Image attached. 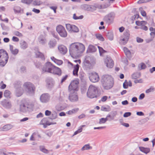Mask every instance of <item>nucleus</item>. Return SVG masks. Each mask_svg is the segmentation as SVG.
I'll list each match as a JSON object with an SVG mask.
<instances>
[{
    "mask_svg": "<svg viewBox=\"0 0 155 155\" xmlns=\"http://www.w3.org/2000/svg\"><path fill=\"white\" fill-rule=\"evenodd\" d=\"M101 82L103 87L105 89H109L113 86V79L110 76L107 75L103 76Z\"/></svg>",
    "mask_w": 155,
    "mask_h": 155,
    "instance_id": "1",
    "label": "nucleus"
},
{
    "mask_svg": "<svg viewBox=\"0 0 155 155\" xmlns=\"http://www.w3.org/2000/svg\"><path fill=\"white\" fill-rule=\"evenodd\" d=\"M84 63L83 67L87 70H90L95 64V60L93 58L87 56L85 58Z\"/></svg>",
    "mask_w": 155,
    "mask_h": 155,
    "instance_id": "2",
    "label": "nucleus"
},
{
    "mask_svg": "<svg viewBox=\"0 0 155 155\" xmlns=\"http://www.w3.org/2000/svg\"><path fill=\"white\" fill-rule=\"evenodd\" d=\"M97 87L95 86L91 85L88 87L87 94L88 97L93 98L97 97Z\"/></svg>",
    "mask_w": 155,
    "mask_h": 155,
    "instance_id": "3",
    "label": "nucleus"
},
{
    "mask_svg": "<svg viewBox=\"0 0 155 155\" xmlns=\"http://www.w3.org/2000/svg\"><path fill=\"white\" fill-rule=\"evenodd\" d=\"M8 58L7 53L5 51L0 50V66H4L7 63Z\"/></svg>",
    "mask_w": 155,
    "mask_h": 155,
    "instance_id": "4",
    "label": "nucleus"
},
{
    "mask_svg": "<svg viewBox=\"0 0 155 155\" xmlns=\"http://www.w3.org/2000/svg\"><path fill=\"white\" fill-rule=\"evenodd\" d=\"M77 42L71 44L69 47V52L72 56H79L78 49L77 46Z\"/></svg>",
    "mask_w": 155,
    "mask_h": 155,
    "instance_id": "5",
    "label": "nucleus"
},
{
    "mask_svg": "<svg viewBox=\"0 0 155 155\" xmlns=\"http://www.w3.org/2000/svg\"><path fill=\"white\" fill-rule=\"evenodd\" d=\"M56 30L60 36L63 38H66L67 36V33L64 28L61 25H58Z\"/></svg>",
    "mask_w": 155,
    "mask_h": 155,
    "instance_id": "6",
    "label": "nucleus"
},
{
    "mask_svg": "<svg viewBox=\"0 0 155 155\" xmlns=\"http://www.w3.org/2000/svg\"><path fill=\"white\" fill-rule=\"evenodd\" d=\"M115 14L113 12H111L105 16L104 21L108 24L112 23L114 21Z\"/></svg>",
    "mask_w": 155,
    "mask_h": 155,
    "instance_id": "7",
    "label": "nucleus"
},
{
    "mask_svg": "<svg viewBox=\"0 0 155 155\" xmlns=\"http://www.w3.org/2000/svg\"><path fill=\"white\" fill-rule=\"evenodd\" d=\"M130 34L129 30L127 29L126 30L122 36L120 41V44L123 45L126 44L129 38Z\"/></svg>",
    "mask_w": 155,
    "mask_h": 155,
    "instance_id": "8",
    "label": "nucleus"
},
{
    "mask_svg": "<svg viewBox=\"0 0 155 155\" xmlns=\"http://www.w3.org/2000/svg\"><path fill=\"white\" fill-rule=\"evenodd\" d=\"M23 86L25 90L29 93H33L35 91V87L34 86L31 82H25L23 84Z\"/></svg>",
    "mask_w": 155,
    "mask_h": 155,
    "instance_id": "9",
    "label": "nucleus"
},
{
    "mask_svg": "<svg viewBox=\"0 0 155 155\" xmlns=\"http://www.w3.org/2000/svg\"><path fill=\"white\" fill-rule=\"evenodd\" d=\"M79 81L78 80H74L71 83L68 87L69 91H76L77 90Z\"/></svg>",
    "mask_w": 155,
    "mask_h": 155,
    "instance_id": "10",
    "label": "nucleus"
},
{
    "mask_svg": "<svg viewBox=\"0 0 155 155\" xmlns=\"http://www.w3.org/2000/svg\"><path fill=\"white\" fill-rule=\"evenodd\" d=\"M69 99L72 102L77 101L78 100V97L77 92L76 91H69Z\"/></svg>",
    "mask_w": 155,
    "mask_h": 155,
    "instance_id": "11",
    "label": "nucleus"
},
{
    "mask_svg": "<svg viewBox=\"0 0 155 155\" xmlns=\"http://www.w3.org/2000/svg\"><path fill=\"white\" fill-rule=\"evenodd\" d=\"M89 78L91 81L96 82L99 80V77L97 73L96 72H92L89 73Z\"/></svg>",
    "mask_w": 155,
    "mask_h": 155,
    "instance_id": "12",
    "label": "nucleus"
},
{
    "mask_svg": "<svg viewBox=\"0 0 155 155\" xmlns=\"http://www.w3.org/2000/svg\"><path fill=\"white\" fill-rule=\"evenodd\" d=\"M104 63L107 68H111L114 66L113 61L110 57H106L104 60Z\"/></svg>",
    "mask_w": 155,
    "mask_h": 155,
    "instance_id": "13",
    "label": "nucleus"
},
{
    "mask_svg": "<svg viewBox=\"0 0 155 155\" xmlns=\"http://www.w3.org/2000/svg\"><path fill=\"white\" fill-rule=\"evenodd\" d=\"M54 65L50 62H47L43 68L42 70L43 71L51 73Z\"/></svg>",
    "mask_w": 155,
    "mask_h": 155,
    "instance_id": "14",
    "label": "nucleus"
},
{
    "mask_svg": "<svg viewBox=\"0 0 155 155\" xmlns=\"http://www.w3.org/2000/svg\"><path fill=\"white\" fill-rule=\"evenodd\" d=\"M29 109V105L26 103H22L20 105L19 110L21 112H26Z\"/></svg>",
    "mask_w": 155,
    "mask_h": 155,
    "instance_id": "15",
    "label": "nucleus"
},
{
    "mask_svg": "<svg viewBox=\"0 0 155 155\" xmlns=\"http://www.w3.org/2000/svg\"><path fill=\"white\" fill-rule=\"evenodd\" d=\"M50 99V96L48 93L42 94L40 97V99L41 102L46 103L48 102Z\"/></svg>",
    "mask_w": 155,
    "mask_h": 155,
    "instance_id": "16",
    "label": "nucleus"
},
{
    "mask_svg": "<svg viewBox=\"0 0 155 155\" xmlns=\"http://www.w3.org/2000/svg\"><path fill=\"white\" fill-rule=\"evenodd\" d=\"M1 104L6 109H10L12 106L11 102L6 99H4L1 101Z\"/></svg>",
    "mask_w": 155,
    "mask_h": 155,
    "instance_id": "17",
    "label": "nucleus"
},
{
    "mask_svg": "<svg viewBox=\"0 0 155 155\" xmlns=\"http://www.w3.org/2000/svg\"><path fill=\"white\" fill-rule=\"evenodd\" d=\"M77 44L79 56L84 51L85 48L84 45L81 43L77 42Z\"/></svg>",
    "mask_w": 155,
    "mask_h": 155,
    "instance_id": "18",
    "label": "nucleus"
},
{
    "mask_svg": "<svg viewBox=\"0 0 155 155\" xmlns=\"http://www.w3.org/2000/svg\"><path fill=\"white\" fill-rule=\"evenodd\" d=\"M51 73L57 74L58 75H61V72L60 68L54 65L53 68L52 69L51 71Z\"/></svg>",
    "mask_w": 155,
    "mask_h": 155,
    "instance_id": "19",
    "label": "nucleus"
},
{
    "mask_svg": "<svg viewBox=\"0 0 155 155\" xmlns=\"http://www.w3.org/2000/svg\"><path fill=\"white\" fill-rule=\"evenodd\" d=\"M13 10L15 14L23 13L24 12L23 9L18 5H15L14 7Z\"/></svg>",
    "mask_w": 155,
    "mask_h": 155,
    "instance_id": "20",
    "label": "nucleus"
},
{
    "mask_svg": "<svg viewBox=\"0 0 155 155\" xmlns=\"http://www.w3.org/2000/svg\"><path fill=\"white\" fill-rule=\"evenodd\" d=\"M58 48L60 52L63 54H65L67 51L66 47L63 45H61L59 46Z\"/></svg>",
    "mask_w": 155,
    "mask_h": 155,
    "instance_id": "21",
    "label": "nucleus"
},
{
    "mask_svg": "<svg viewBox=\"0 0 155 155\" xmlns=\"http://www.w3.org/2000/svg\"><path fill=\"white\" fill-rule=\"evenodd\" d=\"M20 47L23 49H25L28 46V43L22 40L20 42Z\"/></svg>",
    "mask_w": 155,
    "mask_h": 155,
    "instance_id": "22",
    "label": "nucleus"
},
{
    "mask_svg": "<svg viewBox=\"0 0 155 155\" xmlns=\"http://www.w3.org/2000/svg\"><path fill=\"white\" fill-rule=\"evenodd\" d=\"M79 68V65L78 64L74 65L73 68V75L75 76H78V72Z\"/></svg>",
    "mask_w": 155,
    "mask_h": 155,
    "instance_id": "23",
    "label": "nucleus"
},
{
    "mask_svg": "<svg viewBox=\"0 0 155 155\" xmlns=\"http://www.w3.org/2000/svg\"><path fill=\"white\" fill-rule=\"evenodd\" d=\"M38 41L40 43L44 45L46 43L47 41L45 36L42 35H41L38 38Z\"/></svg>",
    "mask_w": 155,
    "mask_h": 155,
    "instance_id": "24",
    "label": "nucleus"
},
{
    "mask_svg": "<svg viewBox=\"0 0 155 155\" xmlns=\"http://www.w3.org/2000/svg\"><path fill=\"white\" fill-rule=\"evenodd\" d=\"M56 45V41L55 39L51 40L49 41L48 43V45L50 48H54Z\"/></svg>",
    "mask_w": 155,
    "mask_h": 155,
    "instance_id": "25",
    "label": "nucleus"
},
{
    "mask_svg": "<svg viewBox=\"0 0 155 155\" xmlns=\"http://www.w3.org/2000/svg\"><path fill=\"white\" fill-rule=\"evenodd\" d=\"M13 126L11 124H7L5 125L2 128H0V131H5L12 129Z\"/></svg>",
    "mask_w": 155,
    "mask_h": 155,
    "instance_id": "26",
    "label": "nucleus"
},
{
    "mask_svg": "<svg viewBox=\"0 0 155 155\" xmlns=\"http://www.w3.org/2000/svg\"><path fill=\"white\" fill-rule=\"evenodd\" d=\"M23 92V90L21 87H20L17 88L16 90V96L18 97H20L22 94Z\"/></svg>",
    "mask_w": 155,
    "mask_h": 155,
    "instance_id": "27",
    "label": "nucleus"
},
{
    "mask_svg": "<svg viewBox=\"0 0 155 155\" xmlns=\"http://www.w3.org/2000/svg\"><path fill=\"white\" fill-rule=\"evenodd\" d=\"M81 7V9L85 10L90 11L91 9V5L87 4L82 5Z\"/></svg>",
    "mask_w": 155,
    "mask_h": 155,
    "instance_id": "28",
    "label": "nucleus"
},
{
    "mask_svg": "<svg viewBox=\"0 0 155 155\" xmlns=\"http://www.w3.org/2000/svg\"><path fill=\"white\" fill-rule=\"evenodd\" d=\"M51 59L53 61L58 65H61L63 63V62L62 60L56 59L54 57H51Z\"/></svg>",
    "mask_w": 155,
    "mask_h": 155,
    "instance_id": "29",
    "label": "nucleus"
},
{
    "mask_svg": "<svg viewBox=\"0 0 155 155\" xmlns=\"http://www.w3.org/2000/svg\"><path fill=\"white\" fill-rule=\"evenodd\" d=\"M10 49L12 53L14 55L17 54L18 52V50L17 49H14L12 45H10Z\"/></svg>",
    "mask_w": 155,
    "mask_h": 155,
    "instance_id": "30",
    "label": "nucleus"
},
{
    "mask_svg": "<svg viewBox=\"0 0 155 155\" xmlns=\"http://www.w3.org/2000/svg\"><path fill=\"white\" fill-rule=\"evenodd\" d=\"M58 117V115L57 113L54 111H53L50 116V119L52 120H54L57 119Z\"/></svg>",
    "mask_w": 155,
    "mask_h": 155,
    "instance_id": "31",
    "label": "nucleus"
},
{
    "mask_svg": "<svg viewBox=\"0 0 155 155\" xmlns=\"http://www.w3.org/2000/svg\"><path fill=\"white\" fill-rule=\"evenodd\" d=\"M96 50V48L94 46L90 45L87 49V51L88 52H95Z\"/></svg>",
    "mask_w": 155,
    "mask_h": 155,
    "instance_id": "32",
    "label": "nucleus"
},
{
    "mask_svg": "<svg viewBox=\"0 0 155 155\" xmlns=\"http://www.w3.org/2000/svg\"><path fill=\"white\" fill-rule=\"evenodd\" d=\"M139 148L140 151L146 154L147 153L150 151V149L148 148H145L140 147H139Z\"/></svg>",
    "mask_w": 155,
    "mask_h": 155,
    "instance_id": "33",
    "label": "nucleus"
},
{
    "mask_svg": "<svg viewBox=\"0 0 155 155\" xmlns=\"http://www.w3.org/2000/svg\"><path fill=\"white\" fill-rule=\"evenodd\" d=\"M40 150L43 153L45 154H48L49 153V150L45 148L43 146H40L39 147Z\"/></svg>",
    "mask_w": 155,
    "mask_h": 155,
    "instance_id": "34",
    "label": "nucleus"
},
{
    "mask_svg": "<svg viewBox=\"0 0 155 155\" xmlns=\"http://www.w3.org/2000/svg\"><path fill=\"white\" fill-rule=\"evenodd\" d=\"M123 50L126 56L127 57H130L131 56V52L130 50L126 47H124Z\"/></svg>",
    "mask_w": 155,
    "mask_h": 155,
    "instance_id": "35",
    "label": "nucleus"
},
{
    "mask_svg": "<svg viewBox=\"0 0 155 155\" xmlns=\"http://www.w3.org/2000/svg\"><path fill=\"white\" fill-rule=\"evenodd\" d=\"M78 110V108H75L72 109L71 110H70L67 112L66 113L69 115H71L73 114H75L77 112Z\"/></svg>",
    "mask_w": 155,
    "mask_h": 155,
    "instance_id": "36",
    "label": "nucleus"
},
{
    "mask_svg": "<svg viewBox=\"0 0 155 155\" xmlns=\"http://www.w3.org/2000/svg\"><path fill=\"white\" fill-rule=\"evenodd\" d=\"M92 147L90 146L89 144H87L85 145L81 149L82 151L85 150H88L91 149Z\"/></svg>",
    "mask_w": 155,
    "mask_h": 155,
    "instance_id": "37",
    "label": "nucleus"
},
{
    "mask_svg": "<svg viewBox=\"0 0 155 155\" xmlns=\"http://www.w3.org/2000/svg\"><path fill=\"white\" fill-rule=\"evenodd\" d=\"M101 110L102 111L108 112L111 110V108L110 107L107 106V107L102 106L101 108Z\"/></svg>",
    "mask_w": 155,
    "mask_h": 155,
    "instance_id": "38",
    "label": "nucleus"
},
{
    "mask_svg": "<svg viewBox=\"0 0 155 155\" xmlns=\"http://www.w3.org/2000/svg\"><path fill=\"white\" fill-rule=\"evenodd\" d=\"M35 54L37 57L43 59H45L44 55L39 51L36 52Z\"/></svg>",
    "mask_w": 155,
    "mask_h": 155,
    "instance_id": "39",
    "label": "nucleus"
},
{
    "mask_svg": "<svg viewBox=\"0 0 155 155\" xmlns=\"http://www.w3.org/2000/svg\"><path fill=\"white\" fill-rule=\"evenodd\" d=\"M150 35L151 37L150 39H149L148 41H147L148 42H149L151 41L154 38L155 36V28L154 29V30L153 31L151 32L150 33Z\"/></svg>",
    "mask_w": 155,
    "mask_h": 155,
    "instance_id": "40",
    "label": "nucleus"
},
{
    "mask_svg": "<svg viewBox=\"0 0 155 155\" xmlns=\"http://www.w3.org/2000/svg\"><path fill=\"white\" fill-rule=\"evenodd\" d=\"M107 36L109 40L111 41L113 40L114 37L113 34L112 32H108Z\"/></svg>",
    "mask_w": 155,
    "mask_h": 155,
    "instance_id": "41",
    "label": "nucleus"
},
{
    "mask_svg": "<svg viewBox=\"0 0 155 155\" xmlns=\"http://www.w3.org/2000/svg\"><path fill=\"white\" fill-rule=\"evenodd\" d=\"M79 31V29L76 26L72 25V29L71 31V32H78Z\"/></svg>",
    "mask_w": 155,
    "mask_h": 155,
    "instance_id": "42",
    "label": "nucleus"
},
{
    "mask_svg": "<svg viewBox=\"0 0 155 155\" xmlns=\"http://www.w3.org/2000/svg\"><path fill=\"white\" fill-rule=\"evenodd\" d=\"M146 67L145 64L143 63H141L139 64L138 65V69L139 70H141L142 69H144Z\"/></svg>",
    "mask_w": 155,
    "mask_h": 155,
    "instance_id": "43",
    "label": "nucleus"
},
{
    "mask_svg": "<svg viewBox=\"0 0 155 155\" xmlns=\"http://www.w3.org/2000/svg\"><path fill=\"white\" fill-rule=\"evenodd\" d=\"M147 23L146 21H136V24L138 26H141L143 24H146Z\"/></svg>",
    "mask_w": 155,
    "mask_h": 155,
    "instance_id": "44",
    "label": "nucleus"
},
{
    "mask_svg": "<svg viewBox=\"0 0 155 155\" xmlns=\"http://www.w3.org/2000/svg\"><path fill=\"white\" fill-rule=\"evenodd\" d=\"M107 120H108V119L107 118H101L99 119V124H104Z\"/></svg>",
    "mask_w": 155,
    "mask_h": 155,
    "instance_id": "45",
    "label": "nucleus"
},
{
    "mask_svg": "<svg viewBox=\"0 0 155 155\" xmlns=\"http://www.w3.org/2000/svg\"><path fill=\"white\" fill-rule=\"evenodd\" d=\"M11 94L10 91L8 90H5L4 92V96L5 97H10Z\"/></svg>",
    "mask_w": 155,
    "mask_h": 155,
    "instance_id": "46",
    "label": "nucleus"
},
{
    "mask_svg": "<svg viewBox=\"0 0 155 155\" xmlns=\"http://www.w3.org/2000/svg\"><path fill=\"white\" fill-rule=\"evenodd\" d=\"M84 16L83 15H81L79 16H77L75 14L73 15V18L74 20L81 19L83 18Z\"/></svg>",
    "mask_w": 155,
    "mask_h": 155,
    "instance_id": "47",
    "label": "nucleus"
},
{
    "mask_svg": "<svg viewBox=\"0 0 155 155\" xmlns=\"http://www.w3.org/2000/svg\"><path fill=\"white\" fill-rule=\"evenodd\" d=\"M140 73H134L132 74V77L134 79H136V78H137L140 77Z\"/></svg>",
    "mask_w": 155,
    "mask_h": 155,
    "instance_id": "48",
    "label": "nucleus"
},
{
    "mask_svg": "<svg viewBox=\"0 0 155 155\" xmlns=\"http://www.w3.org/2000/svg\"><path fill=\"white\" fill-rule=\"evenodd\" d=\"M41 2L40 0H35L33 2V4L35 6H39L41 4Z\"/></svg>",
    "mask_w": 155,
    "mask_h": 155,
    "instance_id": "49",
    "label": "nucleus"
},
{
    "mask_svg": "<svg viewBox=\"0 0 155 155\" xmlns=\"http://www.w3.org/2000/svg\"><path fill=\"white\" fill-rule=\"evenodd\" d=\"M139 10L140 12L142 15L143 17H146V12L143 10L142 8L140 7L139 8Z\"/></svg>",
    "mask_w": 155,
    "mask_h": 155,
    "instance_id": "50",
    "label": "nucleus"
},
{
    "mask_svg": "<svg viewBox=\"0 0 155 155\" xmlns=\"http://www.w3.org/2000/svg\"><path fill=\"white\" fill-rule=\"evenodd\" d=\"M7 155V152L5 149L4 148L0 149V155Z\"/></svg>",
    "mask_w": 155,
    "mask_h": 155,
    "instance_id": "51",
    "label": "nucleus"
},
{
    "mask_svg": "<svg viewBox=\"0 0 155 155\" xmlns=\"http://www.w3.org/2000/svg\"><path fill=\"white\" fill-rule=\"evenodd\" d=\"M14 34L15 35L20 37H22L23 36V35L21 33L18 31H15L14 32Z\"/></svg>",
    "mask_w": 155,
    "mask_h": 155,
    "instance_id": "52",
    "label": "nucleus"
},
{
    "mask_svg": "<svg viewBox=\"0 0 155 155\" xmlns=\"http://www.w3.org/2000/svg\"><path fill=\"white\" fill-rule=\"evenodd\" d=\"M33 0H21V2L27 4H30Z\"/></svg>",
    "mask_w": 155,
    "mask_h": 155,
    "instance_id": "53",
    "label": "nucleus"
},
{
    "mask_svg": "<svg viewBox=\"0 0 155 155\" xmlns=\"http://www.w3.org/2000/svg\"><path fill=\"white\" fill-rule=\"evenodd\" d=\"M96 38L101 41H103L104 39L101 34H97L96 35Z\"/></svg>",
    "mask_w": 155,
    "mask_h": 155,
    "instance_id": "54",
    "label": "nucleus"
},
{
    "mask_svg": "<svg viewBox=\"0 0 155 155\" xmlns=\"http://www.w3.org/2000/svg\"><path fill=\"white\" fill-rule=\"evenodd\" d=\"M72 25H71L70 24H66V26L67 30L71 32V30L72 29Z\"/></svg>",
    "mask_w": 155,
    "mask_h": 155,
    "instance_id": "55",
    "label": "nucleus"
},
{
    "mask_svg": "<svg viewBox=\"0 0 155 155\" xmlns=\"http://www.w3.org/2000/svg\"><path fill=\"white\" fill-rule=\"evenodd\" d=\"M146 24L142 25L139 28H140L143 30L145 31H147L148 30V28L145 25Z\"/></svg>",
    "mask_w": 155,
    "mask_h": 155,
    "instance_id": "56",
    "label": "nucleus"
},
{
    "mask_svg": "<svg viewBox=\"0 0 155 155\" xmlns=\"http://www.w3.org/2000/svg\"><path fill=\"white\" fill-rule=\"evenodd\" d=\"M111 114L113 116L111 118V120H113L117 114V111H113L111 112Z\"/></svg>",
    "mask_w": 155,
    "mask_h": 155,
    "instance_id": "57",
    "label": "nucleus"
},
{
    "mask_svg": "<svg viewBox=\"0 0 155 155\" xmlns=\"http://www.w3.org/2000/svg\"><path fill=\"white\" fill-rule=\"evenodd\" d=\"M82 128H80L77 131L74 132L73 136H74V135H75L81 133L82 131Z\"/></svg>",
    "mask_w": 155,
    "mask_h": 155,
    "instance_id": "58",
    "label": "nucleus"
},
{
    "mask_svg": "<svg viewBox=\"0 0 155 155\" xmlns=\"http://www.w3.org/2000/svg\"><path fill=\"white\" fill-rule=\"evenodd\" d=\"M154 88L153 87H151L147 89L145 91L146 93H148L151 92H153L154 91Z\"/></svg>",
    "mask_w": 155,
    "mask_h": 155,
    "instance_id": "59",
    "label": "nucleus"
},
{
    "mask_svg": "<svg viewBox=\"0 0 155 155\" xmlns=\"http://www.w3.org/2000/svg\"><path fill=\"white\" fill-rule=\"evenodd\" d=\"M98 48L99 49V51L100 54V55H101L102 53H103L104 52H106V51L104 50L102 48L100 47L99 46H98Z\"/></svg>",
    "mask_w": 155,
    "mask_h": 155,
    "instance_id": "60",
    "label": "nucleus"
},
{
    "mask_svg": "<svg viewBox=\"0 0 155 155\" xmlns=\"http://www.w3.org/2000/svg\"><path fill=\"white\" fill-rule=\"evenodd\" d=\"M46 124H46L47 125H54L56 124V123L55 122H49L48 121H47V120H46V122H45Z\"/></svg>",
    "mask_w": 155,
    "mask_h": 155,
    "instance_id": "61",
    "label": "nucleus"
},
{
    "mask_svg": "<svg viewBox=\"0 0 155 155\" xmlns=\"http://www.w3.org/2000/svg\"><path fill=\"white\" fill-rule=\"evenodd\" d=\"M52 112L48 110H47L45 111V114L46 116H49L51 115Z\"/></svg>",
    "mask_w": 155,
    "mask_h": 155,
    "instance_id": "62",
    "label": "nucleus"
},
{
    "mask_svg": "<svg viewBox=\"0 0 155 155\" xmlns=\"http://www.w3.org/2000/svg\"><path fill=\"white\" fill-rule=\"evenodd\" d=\"M103 6V8H107L109 7L110 5V3H106L102 5Z\"/></svg>",
    "mask_w": 155,
    "mask_h": 155,
    "instance_id": "63",
    "label": "nucleus"
},
{
    "mask_svg": "<svg viewBox=\"0 0 155 155\" xmlns=\"http://www.w3.org/2000/svg\"><path fill=\"white\" fill-rule=\"evenodd\" d=\"M131 115V113L130 112L125 113L124 114V117H127Z\"/></svg>",
    "mask_w": 155,
    "mask_h": 155,
    "instance_id": "64",
    "label": "nucleus"
}]
</instances>
